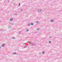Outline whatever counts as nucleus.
I'll return each instance as SVG.
<instances>
[{
	"label": "nucleus",
	"mask_w": 62,
	"mask_h": 62,
	"mask_svg": "<svg viewBox=\"0 0 62 62\" xmlns=\"http://www.w3.org/2000/svg\"><path fill=\"white\" fill-rule=\"evenodd\" d=\"M24 48H25V47H26V46H24Z\"/></svg>",
	"instance_id": "obj_14"
},
{
	"label": "nucleus",
	"mask_w": 62,
	"mask_h": 62,
	"mask_svg": "<svg viewBox=\"0 0 62 62\" xmlns=\"http://www.w3.org/2000/svg\"><path fill=\"white\" fill-rule=\"evenodd\" d=\"M3 45H6V44H3Z\"/></svg>",
	"instance_id": "obj_15"
},
{
	"label": "nucleus",
	"mask_w": 62,
	"mask_h": 62,
	"mask_svg": "<svg viewBox=\"0 0 62 62\" xmlns=\"http://www.w3.org/2000/svg\"><path fill=\"white\" fill-rule=\"evenodd\" d=\"M28 25H29V26H30V23L28 24Z\"/></svg>",
	"instance_id": "obj_6"
},
{
	"label": "nucleus",
	"mask_w": 62,
	"mask_h": 62,
	"mask_svg": "<svg viewBox=\"0 0 62 62\" xmlns=\"http://www.w3.org/2000/svg\"><path fill=\"white\" fill-rule=\"evenodd\" d=\"M31 25H33V23H31Z\"/></svg>",
	"instance_id": "obj_7"
},
{
	"label": "nucleus",
	"mask_w": 62,
	"mask_h": 62,
	"mask_svg": "<svg viewBox=\"0 0 62 62\" xmlns=\"http://www.w3.org/2000/svg\"><path fill=\"white\" fill-rule=\"evenodd\" d=\"M28 31V29H26V31Z\"/></svg>",
	"instance_id": "obj_8"
},
{
	"label": "nucleus",
	"mask_w": 62,
	"mask_h": 62,
	"mask_svg": "<svg viewBox=\"0 0 62 62\" xmlns=\"http://www.w3.org/2000/svg\"><path fill=\"white\" fill-rule=\"evenodd\" d=\"M53 20H51V22H53Z\"/></svg>",
	"instance_id": "obj_12"
},
{
	"label": "nucleus",
	"mask_w": 62,
	"mask_h": 62,
	"mask_svg": "<svg viewBox=\"0 0 62 62\" xmlns=\"http://www.w3.org/2000/svg\"><path fill=\"white\" fill-rule=\"evenodd\" d=\"M1 48V46H0V49Z\"/></svg>",
	"instance_id": "obj_16"
},
{
	"label": "nucleus",
	"mask_w": 62,
	"mask_h": 62,
	"mask_svg": "<svg viewBox=\"0 0 62 62\" xmlns=\"http://www.w3.org/2000/svg\"><path fill=\"white\" fill-rule=\"evenodd\" d=\"M20 5H21V4L19 3V6H20Z\"/></svg>",
	"instance_id": "obj_11"
},
{
	"label": "nucleus",
	"mask_w": 62,
	"mask_h": 62,
	"mask_svg": "<svg viewBox=\"0 0 62 62\" xmlns=\"http://www.w3.org/2000/svg\"><path fill=\"white\" fill-rule=\"evenodd\" d=\"M41 11V9H39V10H38V12L39 13Z\"/></svg>",
	"instance_id": "obj_1"
},
{
	"label": "nucleus",
	"mask_w": 62,
	"mask_h": 62,
	"mask_svg": "<svg viewBox=\"0 0 62 62\" xmlns=\"http://www.w3.org/2000/svg\"><path fill=\"white\" fill-rule=\"evenodd\" d=\"M28 43H30V42L29 41H28Z\"/></svg>",
	"instance_id": "obj_9"
},
{
	"label": "nucleus",
	"mask_w": 62,
	"mask_h": 62,
	"mask_svg": "<svg viewBox=\"0 0 62 62\" xmlns=\"http://www.w3.org/2000/svg\"><path fill=\"white\" fill-rule=\"evenodd\" d=\"M10 21H12V20H13V19H12V18H11L10 20Z\"/></svg>",
	"instance_id": "obj_3"
},
{
	"label": "nucleus",
	"mask_w": 62,
	"mask_h": 62,
	"mask_svg": "<svg viewBox=\"0 0 62 62\" xmlns=\"http://www.w3.org/2000/svg\"><path fill=\"white\" fill-rule=\"evenodd\" d=\"M4 45L3 44L2 45V47H4Z\"/></svg>",
	"instance_id": "obj_5"
},
{
	"label": "nucleus",
	"mask_w": 62,
	"mask_h": 62,
	"mask_svg": "<svg viewBox=\"0 0 62 62\" xmlns=\"http://www.w3.org/2000/svg\"><path fill=\"white\" fill-rule=\"evenodd\" d=\"M36 23H39V21H37L36 22Z\"/></svg>",
	"instance_id": "obj_2"
},
{
	"label": "nucleus",
	"mask_w": 62,
	"mask_h": 62,
	"mask_svg": "<svg viewBox=\"0 0 62 62\" xmlns=\"http://www.w3.org/2000/svg\"><path fill=\"white\" fill-rule=\"evenodd\" d=\"M44 53H45V52L44 51H43V52H42V54H44Z\"/></svg>",
	"instance_id": "obj_4"
},
{
	"label": "nucleus",
	"mask_w": 62,
	"mask_h": 62,
	"mask_svg": "<svg viewBox=\"0 0 62 62\" xmlns=\"http://www.w3.org/2000/svg\"><path fill=\"white\" fill-rule=\"evenodd\" d=\"M51 41H49V43H51Z\"/></svg>",
	"instance_id": "obj_10"
},
{
	"label": "nucleus",
	"mask_w": 62,
	"mask_h": 62,
	"mask_svg": "<svg viewBox=\"0 0 62 62\" xmlns=\"http://www.w3.org/2000/svg\"><path fill=\"white\" fill-rule=\"evenodd\" d=\"M20 10H21V11H22V10H23L22 9H21Z\"/></svg>",
	"instance_id": "obj_13"
}]
</instances>
